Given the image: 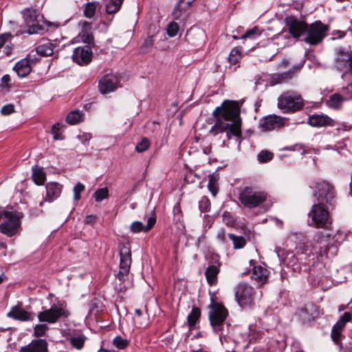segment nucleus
<instances>
[{"label":"nucleus","mask_w":352,"mask_h":352,"mask_svg":"<svg viewBox=\"0 0 352 352\" xmlns=\"http://www.w3.org/2000/svg\"><path fill=\"white\" fill-rule=\"evenodd\" d=\"M153 39L151 38H148L145 40L144 44L142 46V51L144 53L147 52L153 46Z\"/></svg>","instance_id":"bf43d9fd"},{"label":"nucleus","mask_w":352,"mask_h":352,"mask_svg":"<svg viewBox=\"0 0 352 352\" xmlns=\"http://www.w3.org/2000/svg\"><path fill=\"white\" fill-rule=\"evenodd\" d=\"M241 58V49L239 47L233 48L228 56V60L232 65H236Z\"/></svg>","instance_id":"c03bdc74"},{"label":"nucleus","mask_w":352,"mask_h":352,"mask_svg":"<svg viewBox=\"0 0 352 352\" xmlns=\"http://www.w3.org/2000/svg\"><path fill=\"white\" fill-rule=\"evenodd\" d=\"M314 196L318 202L333 206L336 203V191L333 186L326 181H318L314 184Z\"/></svg>","instance_id":"0eeeda50"},{"label":"nucleus","mask_w":352,"mask_h":352,"mask_svg":"<svg viewBox=\"0 0 352 352\" xmlns=\"http://www.w3.org/2000/svg\"><path fill=\"white\" fill-rule=\"evenodd\" d=\"M342 94H334L331 95L327 100V104L329 107L333 109H339L344 100L352 99V82L348 84L342 89Z\"/></svg>","instance_id":"f3484780"},{"label":"nucleus","mask_w":352,"mask_h":352,"mask_svg":"<svg viewBox=\"0 0 352 352\" xmlns=\"http://www.w3.org/2000/svg\"><path fill=\"white\" fill-rule=\"evenodd\" d=\"M261 35L259 28L254 26L252 29H250L245 32L241 36V39L252 38L254 39Z\"/></svg>","instance_id":"09e8293b"},{"label":"nucleus","mask_w":352,"mask_h":352,"mask_svg":"<svg viewBox=\"0 0 352 352\" xmlns=\"http://www.w3.org/2000/svg\"><path fill=\"white\" fill-rule=\"evenodd\" d=\"M274 157V154L267 150L261 151L257 155V160L260 163H266L271 161Z\"/></svg>","instance_id":"de8ad7c7"},{"label":"nucleus","mask_w":352,"mask_h":352,"mask_svg":"<svg viewBox=\"0 0 352 352\" xmlns=\"http://www.w3.org/2000/svg\"><path fill=\"white\" fill-rule=\"evenodd\" d=\"M67 340L72 348L81 350L85 346L87 337L82 332L74 331L67 336Z\"/></svg>","instance_id":"cd10ccee"},{"label":"nucleus","mask_w":352,"mask_h":352,"mask_svg":"<svg viewBox=\"0 0 352 352\" xmlns=\"http://www.w3.org/2000/svg\"><path fill=\"white\" fill-rule=\"evenodd\" d=\"M285 124V120L278 116L269 115L260 120L259 126L262 131L278 129Z\"/></svg>","instance_id":"aec40b11"},{"label":"nucleus","mask_w":352,"mask_h":352,"mask_svg":"<svg viewBox=\"0 0 352 352\" xmlns=\"http://www.w3.org/2000/svg\"><path fill=\"white\" fill-rule=\"evenodd\" d=\"M32 178L34 182L40 186L43 185L46 179V175L43 168L34 166L32 167Z\"/></svg>","instance_id":"f704fd0d"},{"label":"nucleus","mask_w":352,"mask_h":352,"mask_svg":"<svg viewBox=\"0 0 352 352\" xmlns=\"http://www.w3.org/2000/svg\"><path fill=\"white\" fill-rule=\"evenodd\" d=\"M61 127L62 125L58 122L54 124L52 127V133L55 140H63L65 138Z\"/></svg>","instance_id":"49530a36"},{"label":"nucleus","mask_w":352,"mask_h":352,"mask_svg":"<svg viewBox=\"0 0 352 352\" xmlns=\"http://www.w3.org/2000/svg\"><path fill=\"white\" fill-rule=\"evenodd\" d=\"M63 186L58 182H49L45 185L46 197L42 200L39 205L43 206L45 201L52 202L60 197Z\"/></svg>","instance_id":"393cba45"},{"label":"nucleus","mask_w":352,"mask_h":352,"mask_svg":"<svg viewBox=\"0 0 352 352\" xmlns=\"http://www.w3.org/2000/svg\"><path fill=\"white\" fill-rule=\"evenodd\" d=\"M82 41L84 43H87V45H89L91 43L94 42V36L91 34L84 33L82 35Z\"/></svg>","instance_id":"e2e57ef3"},{"label":"nucleus","mask_w":352,"mask_h":352,"mask_svg":"<svg viewBox=\"0 0 352 352\" xmlns=\"http://www.w3.org/2000/svg\"><path fill=\"white\" fill-rule=\"evenodd\" d=\"M352 60V54L348 50L339 49L335 60V67L338 70L348 71Z\"/></svg>","instance_id":"b1692460"},{"label":"nucleus","mask_w":352,"mask_h":352,"mask_svg":"<svg viewBox=\"0 0 352 352\" xmlns=\"http://www.w3.org/2000/svg\"><path fill=\"white\" fill-rule=\"evenodd\" d=\"M120 270L118 274V278L123 280L129 274L131 264V253L129 243L123 245L120 248Z\"/></svg>","instance_id":"2eb2a0df"},{"label":"nucleus","mask_w":352,"mask_h":352,"mask_svg":"<svg viewBox=\"0 0 352 352\" xmlns=\"http://www.w3.org/2000/svg\"><path fill=\"white\" fill-rule=\"evenodd\" d=\"M96 201L100 202L109 196V190L107 188H102L98 189L94 194Z\"/></svg>","instance_id":"8fccbe9b"},{"label":"nucleus","mask_w":352,"mask_h":352,"mask_svg":"<svg viewBox=\"0 0 352 352\" xmlns=\"http://www.w3.org/2000/svg\"><path fill=\"white\" fill-rule=\"evenodd\" d=\"M22 15L29 34H39L45 30L36 10L26 8L22 11Z\"/></svg>","instance_id":"ddd939ff"},{"label":"nucleus","mask_w":352,"mask_h":352,"mask_svg":"<svg viewBox=\"0 0 352 352\" xmlns=\"http://www.w3.org/2000/svg\"><path fill=\"white\" fill-rule=\"evenodd\" d=\"M147 324V319L145 318L144 321L140 320V318H133V325L137 328L145 327Z\"/></svg>","instance_id":"680f3d73"},{"label":"nucleus","mask_w":352,"mask_h":352,"mask_svg":"<svg viewBox=\"0 0 352 352\" xmlns=\"http://www.w3.org/2000/svg\"><path fill=\"white\" fill-rule=\"evenodd\" d=\"M82 142L83 144H85L86 142H89L91 138V133H83L80 137Z\"/></svg>","instance_id":"69168bd1"},{"label":"nucleus","mask_w":352,"mask_h":352,"mask_svg":"<svg viewBox=\"0 0 352 352\" xmlns=\"http://www.w3.org/2000/svg\"><path fill=\"white\" fill-rule=\"evenodd\" d=\"M307 124L312 127L320 128L325 126H334L335 121L325 114L314 113L309 116Z\"/></svg>","instance_id":"412c9836"},{"label":"nucleus","mask_w":352,"mask_h":352,"mask_svg":"<svg viewBox=\"0 0 352 352\" xmlns=\"http://www.w3.org/2000/svg\"><path fill=\"white\" fill-rule=\"evenodd\" d=\"M208 188L213 196H215L217 195L218 192V187L212 178L209 179Z\"/></svg>","instance_id":"4d7b16f0"},{"label":"nucleus","mask_w":352,"mask_h":352,"mask_svg":"<svg viewBox=\"0 0 352 352\" xmlns=\"http://www.w3.org/2000/svg\"><path fill=\"white\" fill-rule=\"evenodd\" d=\"M210 300V304L208 305L210 323L214 333L219 336V340L222 342L221 337L224 335V323L228 312L221 304L214 302L212 298Z\"/></svg>","instance_id":"423d86ee"},{"label":"nucleus","mask_w":352,"mask_h":352,"mask_svg":"<svg viewBox=\"0 0 352 352\" xmlns=\"http://www.w3.org/2000/svg\"><path fill=\"white\" fill-rule=\"evenodd\" d=\"M214 116L221 115L222 119H218L210 129L214 135L219 133H226L228 140L232 136L236 138L238 147L242 142L241 118L240 117V106L238 102H230L224 107H217L213 112Z\"/></svg>","instance_id":"f03ea898"},{"label":"nucleus","mask_w":352,"mask_h":352,"mask_svg":"<svg viewBox=\"0 0 352 352\" xmlns=\"http://www.w3.org/2000/svg\"><path fill=\"white\" fill-rule=\"evenodd\" d=\"M199 207L201 212L208 211L210 208V200L207 197H203L199 201Z\"/></svg>","instance_id":"5fc2aeb1"},{"label":"nucleus","mask_w":352,"mask_h":352,"mask_svg":"<svg viewBox=\"0 0 352 352\" xmlns=\"http://www.w3.org/2000/svg\"><path fill=\"white\" fill-rule=\"evenodd\" d=\"M285 22L294 38L298 40L305 34L307 24L303 20L297 16H287L285 19Z\"/></svg>","instance_id":"4468645a"},{"label":"nucleus","mask_w":352,"mask_h":352,"mask_svg":"<svg viewBox=\"0 0 352 352\" xmlns=\"http://www.w3.org/2000/svg\"><path fill=\"white\" fill-rule=\"evenodd\" d=\"M11 78L10 75L5 74L1 78V87L10 89L11 87Z\"/></svg>","instance_id":"13d9d810"},{"label":"nucleus","mask_w":352,"mask_h":352,"mask_svg":"<svg viewBox=\"0 0 352 352\" xmlns=\"http://www.w3.org/2000/svg\"><path fill=\"white\" fill-rule=\"evenodd\" d=\"M220 263L219 261L210 264L205 272L206 278L209 285L217 283V275L219 273Z\"/></svg>","instance_id":"2f4dec72"},{"label":"nucleus","mask_w":352,"mask_h":352,"mask_svg":"<svg viewBox=\"0 0 352 352\" xmlns=\"http://www.w3.org/2000/svg\"><path fill=\"white\" fill-rule=\"evenodd\" d=\"M50 329L46 324H38L34 327L33 336L36 338L45 336L46 332Z\"/></svg>","instance_id":"a18cd8bd"},{"label":"nucleus","mask_w":352,"mask_h":352,"mask_svg":"<svg viewBox=\"0 0 352 352\" xmlns=\"http://www.w3.org/2000/svg\"><path fill=\"white\" fill-rule=\"evenodd\" d=\"M23 213L15 208L14 206H8L2 210V219L3 221L0 223V232L8 236L15 235L21 227V219Z\"/></svg>","instance_id":"20e7f679"},{"label":"nucleus","mask_w":352,"mask_h":352,"mask_svg":"<svg viewBox=\"0 0 352 352\" xmlns=\"http://www.w3.org/2000/svg\"><path fill=\"white\" fill-rule=\"evenodd\" d=\"M267 195L264 192L254 190L252 188H244L240 195L239 200L245 206L252 208L258 206L265 201Z\"/></svg>","instance_id":"f8f14e48"},{"label":"nucleus","mask_w":352,"mask_h":352,"mask_svg":"<svg viewBox=\"0 0 352 352\" xmlns=\"http://www.w3.org/2000/svg\"><path fill=\"white\" fill-rule=\"evenodd\" d=\"M303 100L298 93L286 91L278 98V107L283 112L296 111L303 107Z\"/></svg>","instance_id":"6e6552de"},{"label":"nucleus","mask_w":352,"mask_h":352,"mask_svg":"<svg viewBox=\"0 0 352 352\" xmlns=\"http://www.w3.org/2000/svg\"><path fill=\"white\" fill-rule=\"evenodd\" d=\"M276 39L280 41H282V45L283 46H287L293 44L297 40L293 37L292 33H290L289 30H283L277 35H276Z\"/></svg>","instance_id":"c9c22d12"},{"label":"nucleus","mask_w":352,"mask_h":352,"mask_svg":"<svg viewBox=\"0 0 352 352\" xmlns=\"http://www.w3.org/2000/svg\"><path fill=\"white\" fill-rule=\"evenodd\" d=\"M274 252L278 257L280 262L291 268L294 274H299L300 272L301 265L298 262V258L293 252H288L284 258L285 250L281 248L276 247Z\"/></svg>","instance_id":"dca6fc26"},{"label":"nucleus","mask_w":352,"mask_h":352,"mask_svg":"<svg viewBox=\"0 0 352 352\" xmlns=\"http://www.w3.org/2000/svg\"><path fill=\"white\" fill-rule=\"evenodd\" d=\"M56 47V45L50 40H43L36 47V52L40 56L47 57L53 55Z\"/></svg>","instance_id":"c756f323"},{"label":"nucleus","mask_w":352,"mask_h":352,"mask_svg":"<svg viewBox=\"0 0 352 352\" xmlns=\"http://www.w3.org/2000/svg\"><path fill=\"white\" fill-rule=\"evenodd\" d=\"M195 0H179L174 8L172 14L175 20H183L186 16V10Z\"/></svg>","instance_id":"bb28decb"},{"label":"nucleus","mask_w":352,"mask_h":352,"mask_svg":"<svg viewBox=\"0 0 352 352\" xmlns=\"http://www.w3.org/2000/svg\"><path fill=\"white\" fill-rule=\"evenodd\" d=\"M23 213L15 208L14 206H8L2 210V219L3 221L0 223V232L8 236L15 235L21 227V219Z\"/></svg>","instance_id":"7ed1b4c3"},{"label":"nucleus","mask_w":352,"mask_h":352,"mask_svg":"<svg viewBox=\"0 0 352 352\" xmlns=\"http://www.w3.org/2000/svg\"><path fill=\"white\" fill-rule=\"evenodd\" d=\"M69 316L70 311L66 301L56 298V302L52 304L50 308L38 312L37 317L41 322L54 324L61 319L68 318Z\"/></svg>","instance_id":"39448f33"},{"label":"nucleus","mask_w":352,"mask_h":352,"mask_svg":"<svg viewBox=\"0 0 352 352\" xmlns=\"http://www.w3.org/2000/svg\"><path fill=\"white\" fill-rule=\"evenodd\" d=\"M96 216L91 214L86 217L85 221L87 224H92L96 221Z\"/></svg>","instance_id":"338daca9"},{"label":"nucleus","mask_w":352,"mask_h":352,"mask_svg":"<svg viewBox=\"0 0 352 352\" xmlns=\"http://www.w3.org/2000/svg\"><path fill=\"white\" fill-rule=\"evenodd\" d=\"M112 344L118 349L122 350L129 345L130 342L120 336H117L113 339Z\"/></svg>","instance_id":"37998d69"},{"label":"nucleus","mask_w":352,"mask_h":352,"mask_svg":"<svg viewBox=\"0 0 352 352\" xmlns=\"http://www.w3.org/2000/svg\"><path fill=\"white\" fill-rule=\"evenodd\" d=\"M235 300L242 309H250L254 305L255 292L245 283H239L235 288Z\"/></svg>","instance_id":"1a4fd4ad"},{"label":"nucleus","mask_w":352,"mask_h":352,"mask_svg":"<svg viewBox=\"0 0 352 352\" xmlns=\"http://www.w3.org/2000/svg\"><path fill=\"white\" fill-rule=\"evenodd\" d=\"M201 315L200 309L198 307H192L190 313L187 317V321L189 327L192 328L199 320Z\"/></svg>","instance_id":"ea45409f"},{"label":"nucleus","mask_w":352,"mask_h":352,"mask_svg":"<svg viewBox=\"0 0 352 352\" xmlns=\"http://www.w3.org/2000/svg\"><path fill=\"white\" fill-rule=\"evenodd\" d=\"M294 236L297 240V253L307 256V265H314L317 263L316 266L313 267L309 271V278L311 283L324 291L330 288L333 282L322 261L323 258L327 256L328 248L334 238L333 234L326 230L318 231L313 241L310 242L307 241L306 236L302 233L294 234Z\"/></svg>","instance_id":"f257e3e1"},{"label":"nucleus","mask_w":352,"mask_h":352,"mask_svg":"<svg viewBox=\"0 0 352 352\" xmlns=\"http://www.w3.org/2000/svg\"><path fill=\"white\" fill-rule=\"evenodd\" d=\"M92 50L88 45L76 47L73 52L72 60L79 65H87L92 60Z\"/></svg>","instance_id":"a211bd4d"},{"label":"nucleus","mask_w":352,"mask_h":352,"mask_svg":"<svg viewBox=\"0 0 352 352\" xmlns=\"http://www.w3.org/2000/svg\"><path fill=\"white\" fill-rule=\"evenodd\" d=\"M8 318L19 320V321H30L33 319L31 312L25 311L22 307V303L18 302L17 305L13 306L11 310L7 314Z\"/></svg>","instance_id":"5701e85b"},{"label":"nucleus","mask_w":352,"mask_h":352,"mask_svg":"<svg viewBox=\"0 0 352 352\" xmlns=\"http://www.w3.org/2000/svg\"><path fill=\"white\" fill-rule=\"evenodd\" d=\"M217 239L222 243H226V232L223 229H220L217 234Z\"/></svg>","instance_id":"0e129e2a"},{"label":"nucleus","mask_w":352,"mask_h":352,"mask_svg":"<svg viewBox=\"0 0 352 352\" xmlns=\"http://www.w3.org/2000/svg\"><path fill=\"white\" fill-rule=\"evenodd\" d=\"M155 223L156 219L153 217L147 218L146 225L140 221H133V232H147L155 226Z\"/></svg>","instance_id":"72a5a7b5"},{"label":"nucleus","mask_w":352,"mask_h":352,"mask_svg":"<svg viewBox=\"0 0 352 352\" xmlns=\"http://www.w3.org/2000/svg\"><path fill=\"white\" fill-rule=\"evenodd\" d=\"M19 352H49L48 343L45 339L32 340L28 345L22 346Z\"/></svg>","instance_id":"a878e982"},{"label":"nucleus","mask_w":352,"mask_h":352,"mask_svg":"<svg viewBox=\"0 0 352 352\" xmlns=\"http://www.w3.org/2000/svg\"><path fill=\"white\" fill-rule=\"evenodd\" d=\"M323 149L324 150L332 149V150L338 151V153H340V151L338 150V147H337L336 146H332V145H330V144H327V145L324 146L323 147Z\"/></svg>","instance_id":"774afa93"},{"label":"nucleus","mask_w":352,"mask_h":352,"mask_svg":"<svg viewBox=\"0 0 352 352\" xmlns=\"http://www.w3.org/2000/svg\"><path fill=\"white\" fill-rule=\"evenodd\" d=\"M82 120L83 113L78 110L71 111L66 117V122L69 124H76Z\"/></svg>","instance_id":"58836bf2"},{"label":"nucleus","mask_w":352,"mask_h":352,"mask_svg":"<svg viewBox=\"0 0 352 352\" xmlns=\"http://www.w3.org/2000/svg\"><path fill=\"white\" fill-rule=\"evenodd\" d=\"M123 3V0H108L105 5L107 14H113L118 12Z\"/></svg>","instance_id":"4c0bfd02"},{"label":"nucleus","mask_w":352,"mask_h":352,"mask_svg":"<svg viewBox=\"0 0 352 352\" xmlns=\"http://www.w3.org/2000/svg\"><path fill=\"white\" fill-rule=\"evenodd\" d=\"M99 5L98 2L92 1L88 2L85 4V7L84 9V15L87 18H92L96 12L97 6Z\"/></svg>","instance_id":"a19ab883"},{"label":"nucleus","mask_w":352,"mask_h":352,"mask_svg":"<svg viewBox=\"0 0 352 352\" xmlns=\"http://www.w3.org/2000/svg\"><path fill=\"white\" fill-rule=\"evenodd\" d=\"M150 146V142L148 138H142L135 146V151L138 153H142L146 151Z\"/></svg>","instance_id":"3c124183"},{"label":"nucleus","mask_w":352,"mask_h":352,"mask_svg":"<svg viewBox=\"0 0 352 352\" xmlns=\"http://www.w3.org/2000/svg\"><path fill=\"white\" fill-rule=\"evenodd\" d=\"M267 277V270L265 267L261 265L254 266L251 275V278L252 280H256L257 283L261 285H263L266 282Z\"/></svg>","instance_id":"473e14b6"},{"label":"nucleus","mask_w":352,"mask_h":352,"mask_svg":"<svg viewBox=\"0 0 352 352\" xmlns=\"http://www.w3.org/2000/svg\"><path fill=\"white\" fill-rule=\"evenodd\" d=\"M228 237L232 241L234 249H241L243 248L246 243L245 239L243 236L229 234Z\"/></svg>","instance_id":"79ce46f5"},{"label":"nucleus","mask_w":352,"mask_h":352,"mask_svg":"<svg viewBox=\"0 0 352 352\" xmlns=\"http://www.w3.org/2000/svg\"><path fill=\"white\" fill-rule=\"evenodd\" d=\"M14 111V106L12 104H8L3 106L1 109V113L3 115H10Z\"/></svg>","instance_id":"6e6d98bb"},{"label":"nucleus","mask_w":352,"mask_h":352,"mask_svg":"<svg viewBox=\"0 0 352 352\" xmlns=\"http://www.w3.org/2000/svg\"><path fill=\"white\" fill-rule=\"evenodd\" d=\"M351 319V314L349 312H344L333 325L331 330V338L336 344H339L340 341V336L342 329L344 327L346 323L349 322Z\"/></svg>","instance_id":"4be33fe9"},{"label":"nucleus","mask_w":352,"mask_h":352,"mask_svg":"<svg viewBox=\"0 0 352 352\" xmlns=\"http://www.w3.org/2000/svg\"><path fill=\"white\" fill-rule=\"evenodd\" d=\"M265 331L256 325L249 326V338L250 342H256L265 336Z\"/></svg>","instance_id":"e433bc0d"},{"label":"nucleus","mask_w":352,"mask_h":352,"mask_svg":"<svg viewBox=\"0 0 352 352\" xmlns=\"http://www.w3.org/2000/svg\"><path fill=\"white\" fill-rule=\"evenodd\" d=\"M13 69L16 72L19 77L23 78L27 76L32 71V67L30 65L29 58H23L17 62Z\"/></svg>","instance_id":"7c9ffc66"},{"label":"nucleus","mask_w":352,"mask_h":352,"mask_svg":"<svg viewBox=\"0 0 352 352\" xmlns=\"http://www.w3.org/2000/svg\"><path fill=\"white\" fill-rule=\"evenodd\" d=\"M308 215L311 219V224L316 228L327 227L331 223L329 208L323 204L318 202L314 204Z\"/></svg>","instance_id":"9d476101"},{"label":"nucleus","mask_w":352,"mask_h":352,"mask_svg":"<svg viewBox=\"0 0 352 352\" xmlns=\"http://www.w3.org/2000/svg\"><path fill=\"white\" fill-rule=\"evenodd\" d=\"M179 30V27L178 23L176 22L172 21L168 25V26L166 28V32H167V34L168 35V36L174 37L177 34Z\"/></svg>","instance_id":"603ef678"},{"label":"nucleus","mask_w":352,"mask_h":352,"mask_svg":"<svg viewBox=\"0 0 352 352\" xmlns=\"http://www.w3.org/2000/svg\"><path fill=\"white\" fill-rule=\"evenodd\" d=\"M329 30L327 25L323 24L321 21H317L310 25H307L304 41L306 43L315 45L320 43L327 36Z\"/></svg>","instance_id":"9b49d317"},{"label":"nucleus","mask_w":352,"mask_h":352,"mask_svg":"<svg viewBox=\"0 0 352 352\" xmlns=\"http://www.w3.org/2000/svg\"><path fill=\"white\" fill-rule=\"evenodd\" d=\"M12 37L11 33H4L0 34V49L6 44V43Z\"/></svg>","instance_id":"052dcab7"},{"label":"nucleus","mask_w":352,"mask_h":352,"mask_svg":"<svg viewBox=\"0 0 352 352\" xmlns=\"http://www.w3.org/2000/svg\"><path fill=\"white\" fill-rule=\"evenodd\" d=\"M118 78L113 74L103 76L98 82V89L102 94L114 91L118 87Z\"/></svg>","instance_id":"6ab92c4d"},{"label":"nucleus","mask_w":352,"mask_h":352,"mask_svg":"<svg viewBox=\"0 0 352 352\" xmlns=\"http://www.w3.org/2000/svg\"><path fill=\"white\" fill-rule=\"evenodd\" d=\"M302 66V65L295 66L287 72L274 74L272 76V82L275 84L287 82L295 76L296 72L298 71Z\"/></svg>","instance_id":"c85d7f7f"},{"label":"nucleus","mask_w":352,"mask_h":352,"mask_svg":"<svg viewBox=\"0 0 352 352\" xmlns=\"http://www.w3.org/2000/svg\"><path fill=\"white\" fill-rule=\"evenodd\" d=\"M85 189L84 184L80 182L77 183L74 187V199L78 201L80 199V194Z\"/></svg>","instance_id":"864d4df0"}]
</instances>
